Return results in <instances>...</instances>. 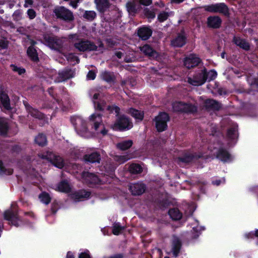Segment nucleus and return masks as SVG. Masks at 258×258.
<instances>
[{
	"mask_svg": "<svg viewBox=\"0 0 258 258\" xmlns=\"http://www.w3.org/2000/svg\"><path fill=\"white\" fill-rule=\"evenodd\" d=\"M110 113H112L113 111L116 113L117 118L112 126V128L114 131L123 132L129 130L133 127V123L131 119L124 115H119L120 112V108L115 105H108L106 108Z\"/></svg>",
	"mask_w": 258,
	"mask_h": 258,
	"instance_id": "f257e3e1",
	"label": "nucleus"
},
{
	"mask_svg": "<svg viewBox=\"0 0 258 258\" xmlns=\"http://www.w3.org/2000/svg\"><path fill=\"white\" fill-rule=\"evenodd\" d=\"M172 106L174 112L181 113L191 114L196 113L198 111L197 106L190 103L175 101L172 103Z\"/></svg>",
	"mask_w": 258,
	"mask_h": 258,
	"instance_id": "f03ea898",
	"label": "nucleus"
},
{
	"mask_svg": "<svg viewBox=\"0 0 258 258\" xmlns=\"http://www.w3.org/2000/svg\"><path fill=\"white\" fill-rule=\"evenodd\" d=\"M42 159H45L50 162L55 167L62 169L64 166L63 159L59 155H57L51 151H46L39 155Z\"/></svg>",
	"mask_w": 258,
	"mask_h": 258,
	"instance_id": "7ed1b4c3",
	"label": "nucleus"
},
{
	"mask_svg": "<svg viewBox=\"0 0 258 258\" xmlns=\"http://www.w3.org/2000/svg\"><path fill=\"white\" fill-rule=\"evenodd\" d=\"M203 157V155L202 153H198L186 150H184L180 156L177 157V160L179 162L190 164L195 162Z\"/></svg>",
	"mask_w": 258,
	"mask_h": 258,
	"instance_id": "20e7f679",
	"label": "nucleus"
},
{
	"mask_svg": "<svg viewBox=\"0 0 258 258\" xmlns=\"http://www.w3.org/2000/svg\"><path fill=\"white\" fill-rule=\"evenodd\" d=\"M170 120L169 114L165 112H160L154 119L157 131L160 133L167 128V122Z\"/></svg>",
	"mask_w": 258,
	"mask_h": 258,
	"instance_id": "39448f33",
	"label": "nucleus"
},
{
	"mask_svg": "<svg viewBox=\"0 0 258 258\" xmlns=\"http://www.w3.org/2000/svg\"><path fill=\"white\" fill-rule=\"evenodd\" d=\"M73 42L74 47L80 51H92L97 49L95 44L88 40L76 38Z\"/></svg>",
	"mask_w": 258,
	"mask_h": 258,
	"instance_id": "423d86ee",
	"label": "nucleus"
},
{
	"mask_svg": "<svg viewBox=\"0 0 258 258\" xmlns=\"http://www.w3.org/2000/svg\"><path fill=\"white\" fill-rule=\"evenodd\" d=\"M53 12L57 18L67 22H71L74 19L73 13L63 7L55 8Z\"/></svg>",
	"mask_w": 258,
	"mask_h": 258,
	"instance_id": "0eeeda50",
	"label": "nucleus"
},
{
	"mask_svg": "<svg viewBox=\"0 0 258 258\" xmlns=\"http://www.w3.org/2000/svg\"><path fill=\"white\" fill-rule=\"evenodd\" d=\"M82 177L86 183L90 187H93L95 185L102 184L100 178L93 173L84 171L82 173Z\"/></svg>",
	"mask_w": 258,
	"mask_h": 258,
	"instance_id": "6e6552de",
	"label": "nucleus"
},
{
	"mask_svg": "<svg viewBox=\"0 0 258 258\" xmlns=\"http://www.w3.org/2000/svg\"><path fill=\"white\" fill-rule=\"evenodd\" d=\"M71 122L73 123L76 131L81 136H84L88 132L87 123L85 120L79 117H78L75 119L71 118Z\"/></svg>",
	"mask_w": 258,
	"mask_h": 258,
	"instance_id": "1a4fd4ad",
	"label": "nucleus"
},
{
	"mask_svg": "<svg viewBox=\"0 0 258 258\" xmlns=\"http://www.w3.org/2000/svg\"><path fill=\"white\" fill-rule=\"evenodd\" d=\"M4 219L9 222L10 224L16 226H19V222L21 221L18 211L13 210H8L4 212Z\"/></svg>",
	"mask_w": 258,
	"mask_h": 258,
	"instance_id": "9d476101",
	"label": "nucleus"
},
{
	"mask_svg": "<svg viewBox=\"0 0 258 258\" xmlns=\"http://www.w3.org/2000/svg\"><path fill=\"white\" fill-rule=\"evenodd\" d=\"M216 157L223 163L231 162L233 157L229 151L223 147H219L216 153Z\"/></svg>",
	"mask_w": 258,
	"mask_h": 258,
	"instance_id": "9b49d317",
	"label": "nucleus"
},
{
	"mask_svg": "<svg viewBox=\"0 0 258 258\" xmlns=\"http://www.w3.org/2000/svg\"><path fill=\"white\" fill-rule=\"evenodd\" d=\"M206 10L212 13H219L226 15L228 14V7L224 3H219L207 6Z\"/></svg>",
	"mask_w": 258,
	"mask_h": 258,
	"instance_id": "f8f14e48",
	"label": "nucleus"
},
{
	"mask_svg": "<svg viewBox=\"0 0 258 258\" xmlns=\"http://www.w3.org/2000/svg\"><path fill=\"white\" fill-rule=\"evenodd\" d=\"M23 104L27 112L33 117L42 120L45 118V114L39 111L37 109L33 108L25 100L23 101Z\"/></svg>",
	"mask_w": 258,
	"mask_h": 258,
	"instance_id": "ddd939ff",
	"label": "nucleus"
},
{
	"mask_svg": "<svg viewBox=\"0 0 258 258\" xmlns=\"http://www.w3.org/2000/svg\"><path fill=\"white\" fill-rule=\"evenodd\" d=\"M201 61V60L195 54H190L185 57L184 65L188 69L196 67Z\"/></svg>",
	"mask_w": 258,
	"mask_h": 258,
	"instance_id": "4468645a",
	"label": "nucleus"
},
{
	"mask_svg": "<svg viewBox=\"0 0 258 258\" xmlns=\"http://www.w3.org/2000/svg\"><path fill=\"white\" fill-rule=\"evenodd\" d=\"M181 239L176 235H173L171 241V251L173 257H177L182 247Z\"/></svg>",
	"mask_w": 258,
	"mask_h": 258,
	"instance_id": "2eb2a0df",
	"label": "nucleus"
},
{
	"mask_svg": "<svg viewBox=\"0 0 258 258\" xmlns=\"http://www.w3.org/2000/svg\"><path fill=\"white\" fill-rule=\"evenodd\" d=\"M146 186L143 183H135L132 184L129 188L133 195L140 196L142 195L146 190Z\"/></svg>",
	"mask_w": 258,
	"mask_h": 258,
	"instance_id": "dca6fc26",
	"label": "nucleus"
},
{
	"mask_svg": "<svg viewBox=\"0 0 258 258\" xmlns=\"http://www.w3.org/2000/svg\"><path fill=\"white\" fill-rule=\"evenodd\" d=\"M83 159L87 163H99L101 161V155L97 152H93L84 155Z\"/></svg>",
	"mask_w": 258,
	"mask_h": 258,
	"instance_id": "f3484780",
	"label": "nucleus"
},
{
	"mask_svg": "<svg viewBox=\"0 0 258 258\" xmlns=\"http://www.w3.org/2000/svg\"><path fill=\"white\" fill-rule=\"evenodd\" d=\"M44 40L49 47L54 49H59L62 45L61 41L54 37L45 36Z\"/></svg>",
	"mask_w": 258,
	"mask_h": 258,
	"instance_id": "a211bd4d",
	"label": "nucleus"
},
{
	"mask_svg": "<svg viewBox=\"0 0 258 258\" xmlns=\"http://www.w3.org/2000/svg\"><path fill=\"white\" fill-rule=\"evenodd\" d=\"M217 76V73L211 70L207 72L206 70H202L201 73L199 74V77L196 79H199L200 81H212L215 80Z\"/></svg>",
	"mask_w": 258,
	"mask_h": 258,
	"instance_id": "6ab92c4d",
	"label": "nucleus"
},
{
	"mask_svg": "<svg viewBox=\"0 0 258 258\" xmlns=\"http://www.w3.org/2000/svg\"><path fill=\"white\" fill-rule=\"evenodd\" d=\"M186 37L184 32L177 34V36L171 40V44L174 47H180L186 43Z\"/></svg>",
	"mask_w": 258,
	"mask_h": 258,
	"instance_id": "aec40b11",
	"label": "nucleus"
},
{
	"mask_svg": "<svg viewBox=\"0 0 258 258\" xmlns=\"http://www.w3.org/2000/svg\"><path fill=\"white\" fill-rule=\"evenodd\" d=\"M0 107L7 110L11 109L9 96L4 91H0Z\"/></svg>",
	"mask_w": 258,
	"mask_h": 258,
	"instance_id": "412c9836",
	"label": "nucleus"
},
{
	"mask_svg": "<svg viewBox=\"0 0 258 258\" xmlns=\"http://www.w3.org/2000/svg\"><path fill=\"white\" fill-rule=\"evenodd\" d=\"M205 106L206 109L213 111H219L222 108L221 103L212 99H206L205 101Z\"/></svg>",
	"mask_w": 258,
	"mask_h": 258,
	"instance_id": "4be33fe9",
	"label": "nucleus"
},
{
	"mask_svg": "<svg viewBox=\"0 0 258 258\" xmlns=\"http://www.w3.org/2000/svg\"><path fill=\"white\" fill-rule=\"evenodd\" d=\"M226 136L227 139L231 142L236 140L237 141L238 137V126L233 125L227 129Z\"/></svg>",
	"mask_w": 258,
	"mask_h": 258,
	"instance_id": "5701e85b",
	"label": "nucleus"
},
{
	"mask_svg": "<svg viewBox=\"0 0 258 258\" xmlns=\"http://www.w3.org/2000/svg\"><path fill=\"white\" fill-rule=\"evenodd\" d=\"M102 116L100 113H93L90 116V121L93 125V128L97 131L100 125H103L102 123Z\"/></svg>",
	"mask_w": 258,
	"mask_h": 258,
	"instance_id": "b1692460",
	"label": "nucleus"
},
{
	"mask_svg": "<svg viewBox=\"0 0 258 258\" xmlns=\"http://www.w3.org/2000/svg\"><path fill=\"white\" fill-rule=\"evenodd\" d=\"M127 113L138 121H142L144 118V112L143 111L133 107L128 109Z\"/></svg>",
	"mask_w": 258,
	"mask_h": 258,
	"instance_id": "393cba45",
	"label": "nucleus"
},
{
	"mask_svg": "<svg viewBox=\"0 0 258 258\" xmlns=\"http://www.w3.org/2000/svg\"><path fill=\"white\" fill-rule=\"evenodd\" d=\"M140 50L145 55L150 58H155L158 56V53L154 50L150 45L146 44L140 47Z\"/></svg>",
	"mask_w": 258,
	"mask_h": 258,
	"instance_id": "a878e982",
	"label": "nucleus"
},
{
	"mask_svg": "<svg viewBox=\"0 0 258 258\" xmlns=\"http://www.w3.org/2000/svg\"><path fill=\"white\" fill-rule=\"evenodd\" d=\"M221 19L218 16H211L208 18L207 24L209 27L218 28L221 26Z\"/></svg>",
	"mask_w": 258,
	"mask_h": 258,
	"instance_id": "bb28decb",
	"label": "nucleus"
},
{
	"mask_svg": "<svg viewBox=\"0 0 258 258\" xmlns=\"http://www.w3.org/2000/svg\"><path fill=\"white\" fill-rule=\"evenodd\" d=\"M233 42L240 48L248 50L249 49L250 46L248 42L245 40L239 37L234 36L233 39Z\"/></svg>",
	"mask_w": 258,
	"mask_h": 258,
	"instance_id": "cd10ccee",
	"label": "nucleus"
},
{
	"mask_svg": "<svg viewBox=\"0 0 258 258\" xmlns=\"http://www.w3.org/2000/svg\"><path fill=\"white\" fill-rule=\"evenodd\" d=\"M9 130V125L7 119L0 117V135L6 136L8 134Z\"/></svg>",
	"mask_w": 258,
	"mask_h": 258,
	"instance_id": "c85d7f7f",
	"label": "nucleus"
},
{
	"mask_svg": "<svg viewBox=\"0 0 258 258\" xmlns=\"http://www.w3.org/2000/svg\"><path fill=\"white\" fill-rule=\"evenodd\" d=\"M152 30L147 27L141 28L138 30V36L143 40L148 39L152 34Z\"/></svg>",
	"mask_w": 258,
	"mask_h": 258,
	"instance_id": "c756f323",
	"label": "nucleus"
},
{
	"mask_svg": "<svg viewBox=\"0 0 258 258\" xmlns=\"http://www.w3.org/2000/svg\"><path fill=\"white\" fill-rule=\"evenodd\" d=\"M91 192L86 190H80L73 194V197L76 200L80 201L82 199H87L90 197Z\"/></svg>",
	"mask_w": 258,
	"mask_h": 258,
	"instance_id": "7c9ffc66",
	"label": "nucleus"
},
{
	"mask_svg": "<svg viewBox=\"0 0 258 258\" xmlns=\"http://www.w3.org/2000/svg\"><path fill=\"white\" fill-rule=\"evenodd\" d=\"M168 215L174 221L179 220L182 217V214L177 208H172L169 210Z\"/></svg>",
	"mask_w": 258,
	"mask_h": 258,
	"instance_id": "2f4dec72",
	"label": "nucleus"
},
{
	"mask_svg": "<svg viewBox=\"0 0 258 258\" xmlns=\"http://www.w3.org/2000/svg\"><path fill=\"white\" fill-rule=\"evenodd\" d=\"M98 10L104 13L109 7V3L107 0H95Z\"/></svg>",
	"mask_w": 258,
	"mask_h": 258,
	"instance_id": "473e14b6",
	"label": "nucleus"
},
{
	"mask_svg": "<svg viewBox=\"0 0 258 258\" xmlns=\"http://www.w3.org/2000/svg\"><path fill=\"white\" fill-rule=\"evenodd\" d=\"M57 188L59 191L65 193H69L71 191V188L67 180H62L58 184Z\"/></svg>",
	"mask_w": 258,
	"mask_h": 258,
	"instance_id": "72a5a7b5",
	"label": "nucleus"
},
{
	"mask_svg": "<svg viewBox=\"0 0 258 258\" xmlns=\"http://www.w3.org/2000/svg\"><path fill=\"white\" fill-rule=\"evenodd\" d=\"M35 142L39 146L43 147L45 146L47 144L46 136L42 133L39 134L35 138Z\"/></svg>",
	"mask_w": 258,
	"mask_h": 258,
	"instance_id": "f704fd0d",
	"label": "nucleus"
},
{
	"mask_svg": "<svg viewBox=\"0 0 258 258\" xmlns=\"http://www.w3.org/2000/svg\"><path fill=\"white\" fill-rule=\"evenodd\" d=\"M75 75V72L72 70H66L59 74L60 77L63 80V81H66L73 78Z\"/></svg>",
	"mask_w": 258,
	"mask_h": 258,
	"instance_id": "c9c22d12",
	"label": "nucleus"
},
{
	"mask_svg": "<svg viewBox=\"0 0 258 258\" xmlns=\"http://www.w3.org/2000/svg\"><path fill=\"white\" fill-rule=\"evenodd\" d=\"M128 171L131 174H137L143 171V168L139 164L132 163L128 167Z\"/></svg>",
	"mask_w": 258,
	"mask_h": 258,
	"instance_id": "e433bc0d",
	"label": "nucleus"
},
{
	"mask_svg": "<svg viewBox=\"0 0 258 258\" xmlns=\"http://www.w3.org/2000/svg\"><path fill=\"white\" fill-rule=\"evenodd\" d=\"M27 53L32 60L34 61H37L39 59L37 51L33 46H29L27 49Z\"/></svg>",
	"mask_w": 258,
	"mask_h": 258,
	"instance_id": "4c0bfd02",
	"label": "nucleus"
},
{
	"mask_svg": "<svg viewBox=\"0 0 258 258\" xmlns=\"http://www.w3.org/2000/svg\"><path fill=\"white\" fill-rule=\"evenodd\" d=\"M39 199L42 203L46 205H48L51 200V198L49 194L46 191H43L39 195Z\"/></svg>",
	"mask_w": 258,
	"mask_h": 258,
	"instance_id": "58836bf2",
	"label": "nucleus"
},
{
	"mask_svg": "<svg viewBox=\"0 0 258 258\" xmlns=\"http://www.w3.org/2000/svg\"><path fill=\"white\" fill-rule=\"evenodd\" d=\"M105 174L109 176L114 175L115 167L113 164L106 163L103 167Z\"/></svg>",
	"mask_w": 258,
	"mask_h": 258,
	"instance_id": "ea45409f",
	"label": "nucleus"
},
{
	"mask_svg": "<svg viewBox=\"0 0 258 258\" xmlns=\"http://www.w3.org/2000/svg\"><path fill=\"white\" fill-rule=\"evenodd\" d=\"M133 142L132 140L124 141L117 144L118 149L122 151H125L130 148L133 145Z\"/></svg>",
	"mask_w": 258,
	"mask_h": 258,
	"instance_id": "a19ab883",
	"label": "nucleus"
},
{
	"mask_svg": "<svg viewBox=\"0 0 258 258\" xmlns=\"http://www.w3.org/2000/svg\"><path fill=\"white\" fill-rule=\"evenodd\" d=\"M125 227L120 225L119 223H115L112 226V232L115 235H118L124 230Z\"/></svg>",
	"mask_w": 258,
	"mask_h": 258,
	"instance_id": "79ce46f5",
	"label": "nucleus"
},
{
	"mask_svg": "<svg viewBox=\"0 0 258 258\" xmlns=\"http://www.w3.org/2000/svg\"><path fill=\"white\" fill-rule=\"evenodd\" d=\"M13 173V169L11 168L7 169L4 165L3 162L0 160V175H12Z\"/></svg>",
	"mask_w": 258,
	"mask_h": 258,
	"instance_id": "37998d69",
	"label": "nucleus"
},
{
	"mask_svg": "<svg viewBox=\"0 0 258 258\" xmlns=\"http://www.w3.org/2000/svg\"><path fill=\"white\" fill-rule=\"evenodd\" d=\"M105 105V102L104 101L102 102H100L97 101H94V106L96 110L103 111L104 109Z\"/></svg>",
	"mask_w": 258,
	"mask_h": 258,
	"instance_id": "c03bdc74",
	"label": "nucleus"
},
{
	"mask_svg": "<svg viewBox=\"0 0 258 258\" xmlns=\"http://www.w3.org/2000/svg\"><path fill=\"white\" fill-rule=\"evenodd\" d=\"M53 89L54 88L53 87H51L48 89L47 92L50 96L52 97L53 99L56 101V103H57L58 104H60L61 100H60L59 98H58L57 96L55 95V94L54 93Z\"/></svg>",
	"mask_w": 258,
	"mask_h": 258,
	"instance_id": "a18cd8bd",
	"label": "nucleus"
},
{
	"mask_svg": "<svg viewBox=\"0 0 258 258\" xmlns=\"http://www.w3.org/2000/svg\"><path fill=\"white\" fill-rule=\"evenodd\" d=\"M102 79L105 81H113L116 78L111 73L104 72L102 74Z\"/></svg>",
	"mask_w": 258,
	"mask_h": 258,
	"instance_id": "49530a36",
	"label": "nucleus"
},
{
	"mask_svg": "<svg viewBox=\"0 0 258 258\" xmlns=\"http://www.w3.org/2000/svg\"><path fill=\"white\" fill-rule=\"evenodd\" d=\"M158 205L161 209L167 208L170 205V202L167 199H164L158 201Z\"/></svg>",
	"mask_w": 258,
	"mask_h": 258,
	"instance_id": "de8ad7c7",
	"label": "nucleus"
},
{
	"mask_svg": "<svg viewBox=\"0 0 258 258\" xmlns=\"http://www.w3.org/2000/svg\"><path fill=\"white\" fill-rule=\"evenodd\" d=\"M66 56L67 60L69 61L71 63H72L73 64H75L76 63H78L79 61V58L72 54H69Z\"/></svg>",
	"mask_w": 258,
	"mask_h": 258,
	"instance_id": "09e8293b",
	"label": "nucleus"
},
{
	"mask_svg": "<svg viewBox=\"0 0 258 258\" xmlns=\"http://www.w3.org/2000/svg\"><path fill=\"white\" fill-rule=\"evenodd\" d=\"M84 17L89 20H92L96 17V13L94 11H86Z\"/></svg>",
	"mask_w": 258,
	"mask_h": 258,
	"instance_id": "8fccbe9b",
	"label": "nucleus"
},
{
	"mask_svg": "<svg viewBox=\"0 0 258 258\" xmlns=\"http://www.w3.org/2000/svg\"><path fill=\"white\" fill-rule=\"evenodd\" d=\"M126 6L127 11L129 13L131 14V13H135L136 9L135 5L134 3L128 2L126 4Z\"/></svg>",
	"mask_w": 258,
	"mask_h": 258,
	"instance_id": "3c124183",
	"label": "nucleus"
},
{
	"mask_svg": "<svg viewBox=\"0 0 258 258\" xmlns=\"http://www.w3.org/2000/svg\"><path fill=\"white\" fill-rule=\"evenodd\" d=\"M22 151L21 147L19 145H14L12 146L11 152L12 153L19 154Z\"/></svg>",
	"mask_w": 258,
	"mask_h": 258,
	"instance_id": "603ef678",
	"label": "nucleus"
},
{
	"mask_svg": "<svg viewBox=\"0 0 258 258\" xmlns=\"http://www.w3.org/2000/svg\"><path fill=\"white\" fill-rule=\"evenodd\" d=\"M168 16L169 15L168 13L162 12L159 14L158 19L160 22H162L166 20L168 18Z\"/></svg>",
	"mask_w": 258,
	"mask_h": 258,
	"instance_id": "864d4df0",
	"label": "nucleus"
},
{
	"mask_svg": "<svg viewBox=\"0 0 258 258\" xmlns=\"http://www.w3.org/2000/svg\"><path fill=\"white\" fill-rule=\"evenodd\" d=\"M145 15L148 18L153 19L155 17V14L152 10L146 9L144 11Z\"/></svg>",
	"mask_w": 258,
	"mask_h": 258,
	"instance_id": "5fc2aeb1",
	"label": "nucleus"
},
{
	"mask_svg": "<svg viewBox=\"0 0 258 258\" xmlns=\"http://www.w3.org/2000/svg\"><path fill=\"white\" fill-rule=\"evenodd\" d=\"M11 68L13 71L18 72L19 75H22V74H24L25 72V70L24 69L18 68L15 65H11Z\"/></svg>",
	"mask_w": 258,
	"mask_h": 258,
	"instance_id": "6e6d98bb",
	"label": "nucleus"
},
{
	"mask_svg": "<svg viewBox=\"0 0 258 258\" xmlns=\"http://www.w3.org/2000/svg\"><path fill=\"white\" fill-rule=\"evenodd\" d=\"M79 258H91L89 251L86 249L84 252H81L79 254Z\"/></svg>",
	"mask_w": 258,
	"mask_h": 258,
	"instance_id": "4d7b16f0",
	"label": "nucleus"
},
{
	"mask_svg": "<svg viewBox=\"0 0 258 258\" xmlns=\"http://www.w3.org/2000/svg\"><path fill=\"white\" fill-rule=\"evenodd\" d=\"M125 254L123 253H116L108 256L107 258H124Z\"/></svg>",
	"mask_w": 258,
	"mask_h": 258,
	"instance_id": "13d9d810",
	"label": "nucleus"
},
{
	"mask_svg": "<svg viewBox=\"0 0 258 258\" xmlns=\"http://www.w3.org/2000/svg\"><path fill=\"white\" fill-rule=\"evenodd\" d=\"M58 210V205L55 202L52 203L51 204V211L53 214H55Z\"/></svg>",
	"mask_w": 258,
	"mask_h": 258,
	"instance_id": "bf43d9fd",
	"label": "nucleus"
},
{
	"mask_svg": "<svg viewBox=\"0 0 258 258\" xmlns=\"http://www.w3.org/2000/svg\"><path fill=\"white\" fill-rule=\"evenodd\" d=\"M27 14L30 19H32L36 16V13L33 9H29L27 12Z\"/></svg>",
	"mask_w": 258,
	"mask_h": 258,
	"instance_id": "052dcab7",
	"label": "nucleus"
},
{
	"mask_svg": "<svg viewBox=\"0 0 258 258\" xmlns=\"http://www.w3.org/2000/svg\"><path fill=\"white\" fill-rule=\"evenodd\" d=\"M95 77V73L93 71H90L87 74V79L89 80H94Z\"/></svg>",
	"mask_w": 258,
	"mask_h": 258,
	"instance_id": "680f3d73",
	"label": "nucleus"
},
{
	"mask_svg": "<svg viewBox=\"0 0 258 258\" xmlns=\"http://www.w3.org/2000/svg\"><path fill=\"white\" fill-rule=\"evenodd\" d=\"M8 46V43L7 41L4 40H0V47L3 48H6Z\"/></svg>",
	"mask_w": 258,
	"mask_h": 258,
	"instance_id": "e2e57ef3",
	"label": "nucleus"
},
{
	"mask_svg": "<svg viewBox=\"0 0 258 258\" xmlns=\"http://www.w3.org/2000/svg\"><path fill=\"white\" fill-rule=\"evenodd\" d=\"M190 84L194 86H201L204 84L206 82H187Z\"/></svg>",
	"mask_w": 258,
	"mask_h": 258,
	"instance_id": "0e129e2a",
	"label": "nucleus"
},
{
	"mask_svg": "<svg viewBox=\"0 0 258 258\" xmlns=\"http://www.w3.org/2000/svg\"><path fill=\"white\" fill-rule=\"evenodd\" d=\"M141 4L145 6H148L152 3V0H140Z\"/></svg>",
	"mask_w": 258,
	"mask_h": 258,
	"instance_id": "69168bd1",
	"label": "nucleus"
},
{
	"mask_svg": "<svg viewBox=\"0 0 258 258\" xmlns=\"http://www.w3.org/2000/svg\"><path fill=\"white\" fill-rule=\"evenodd\" d=\"M245 237L247 239H252L254 237L253 235V231H251L245 234Z\"/></svg>",
	"mask_w": 258,
	"mask_h": 258,
	"instance_id": "338daca9",
	"label": "nucleus"
},
{
	"mask_svg": "<svg viewBox=\"0 0 258 258\" xmlns=\"http://www.w3.org/2000/svg\"><path fill=\"white\" fill-rule=\"evenodd\" d=\"M67 258H75V256L73 253L69 251L67 252Z\"/></svg>",
	"mask_w": 258,
	"mask_h": 258,
	"instance_id": "774afa93",
	"label": "nucleus"
}]
</instances>
